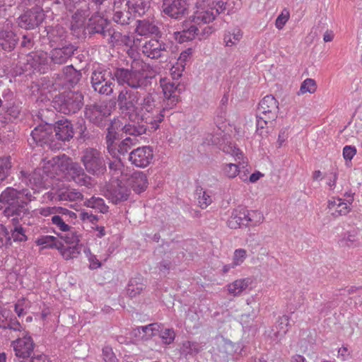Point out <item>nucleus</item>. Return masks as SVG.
<instances>
[{
	"instance_id": "f03ea898",
	"label": "nucleus",
	"mask_w": 362,
	"mask_h": 362,
	"mask_svg": "<svg viewBox=\"0 0 362 362\" xmlns=\"http://www.w3.org/2000/svg\"><path fill=\"white\" fill-rule=\"evenodd\" d=\"M18 179L20 182L6 187L0 194V203L5 206L3 214L8 218L28 215V204L35 199L34 194L42 185V177L36 170L29 174L21 170Z\"/></svg>"
},
{
	"instance_id": "aec40b11",
	"label": "nucleus",
	"mask_w": 362,
	"mask_h": 362,
	"mask_svg": "<svg viewBox=\"0 0 362 362\" xmlns=\"http://www.w3.org/2000/svg\"><path fill=\"white\" fill-rule=\"evenodd\" d=\"M121 127V122L115 119L111 122L110 126L107 129L106 133V144L107 149L110 155L113 157L117 156L115 141L119 139V134L117 130Z\"/></svg>"
},
{
	"instance_id": "603ef678",
	"label": "nucleus",
	"mask_w": 362,
	"mask_h": 362,
	"mask_svg": "<svg viewBox=\"0 0 362 362\" xmlns=\"http://www.w3.org/2000/svg\"><path fill=\"white\" fill-rule=\"evenodd\" d=\"M316 90L317 84L313 78H306L301 83L298 94L314 93Z\"/></svg>"
},
{
	"instance_id": "39448f33",
	"label": "nucleus",
	"mask_w": 362,
	"mask_h": 362,
	"mask_svg": "<svg viewBox=\"0 0 362 362\" xmlns=\"http://www.w3.org/2000/svg\"><path fill=\"white\" fill-rule=\"evenodd\" d=\"M59 111L65 114H75L83 105V95L78 91H69L59 94L55 98Z\"/></svg>"
},
{
	"instance_id": "de8ad7c7",
	"label": "nucleus",
	"mask_w": 362,
	"mask_h": 362,
	"mask_svg": "<svg viewBox=\"0 0 362 362\" xmlns=\"http://www.w3.org/2000/svg\"><path fill=\"white\" fill-rule=\"evenodd\" d=\"M243 37V33L240 30L238 29L233 33L227 32L224 34L223 41L226 46L232 47L237 45Z\"/></svg>"
},
{
	"instance_id": "bf43d9fd",
	"label": "nucleus",
	"mask_w": 362,
	"mask_h": 362,
	"mask_svg": "<svg viewBox=\"0 0 362 362\" xmlns=\"http://www.w3.org/2000/svg\"><path fill=\"white\" fill-rule=\"evenodd\" d=\"M247 253L244 249L235 250L233 255V266H238L243 263L246 259Z\"/></svg>"
},
{
	"instance_id": "7c9ffc66",
	"label": "nucleus",
	"mask_w": 362,
	"mask_h": 362,
	"mask_svg": "<svg viewBox=\"0 0 362 362\" xmlns=\"http://www.w3.org/2000/svg\"><path fill=\"white\" fill-rule=\"evenodd\" d=\"M252 284V279L250 277L237 279L228 285V291L230 295L237 296L240 295Z\"/></svg>"
},
{
	"instance_id": "b1692460",
	"label": "nucleus",
	"mask_w": 362,
	"mask_h": 362,
	"mask_svg": "<svg viewBox=\"0 0 362 362\" xmlns=\"http://www.w3.org/2000/svg\"><path fill=\"white\" fill-rule=\"evenodd\" d=\"M54 132V136H55L58 140L63 141H69L73 138L74 134L73 126L67 119L59 120L53 128V132Z\"/></svg>"
},
{
	"instance_id": "2eb2a0df",
	"label": "nucleus",
	"mask_w": 362,
	"mask_h": 362,
	"mask_svg": "<svg viewBox=\"0 0 362 362\" xmlns=\"http://www.w3.org/2000/svg\"><path fill=\"white\" fill-rule=\"evenodd\" d=\"M153 158V148L149 146L139 147L129 153V160L139 168H146L152 161Z\"/></svg>"
},
{
	"instance_id": "cd10ccee",
	"label": "nucleus",
	"mask_w": 362,
	"mask_h": 362,
	"mask_svg": "<svg viewBox=\"0 0 362 362\" xmlns=\"http://www.w3.org/2000/svg\"><path fill=\"white\" fill-rule=\"evenodd\" d=\"M24 216H15L11 218V223L13 228H11L9 235L11 240L13 239L14 242H25L28 237L25 235V230L20 224V220Z\"/></svg>"
},
{
	"instance_id": "ddd939ff",
	"label": "nucleus",
	"mask_w": 362,
	"mask_h": 362,
	"mask_svg": "<svg viewBox=\"0 0 362 362\" xmlns=\"http://www.w3.org/2000/svg\"><path fill=\"white\" fill-rule=\"evenodd\" d=\"M45 14L39 7L27 10L18 18L20 27L26 30L33 29L39 25L44 20Z\"/></svg>"
},
{
	"instance_id": "69168bd1",
	"label": "nucleus",
	"mask_w": 362,
	"mask_h": 362,
	"mask_svg": "<svg viewBox=\"0 0 362 362\" xmlns=\"http://www.w3.org/2000/svg\"><path fill=\"white\" fill-rule=\"evenodd\" d=\"M327 185L329 187L330 189L333 190L336 187L337 180L338 179V173L337 170L331 171L327 175Z\"/></svg>"
},
{
	"instance_id": "a211bd4d",
	"label": "nucleus",
	"mask_w": 362,
	"mask_h": 362,
	"mask_svg": "<svg viewBox=\"0 0 362 362\" xmlns=\"http://www.w3.org/2000/svg\"><path fill=\"white\" fill-rule=\"evenodd\" d=\"M212 32L213 29L211 26L208 25L201 29V27L194 23V25H191L188 29L179 32L176 38L178 40L179 42L182 43L193 40L195 36H199L200 39L205 37L212 33Z\"/></svg>"
},
{
	"instance_id": "6e6d98bb",
	"label": "nucleus",
	"mask_w": 362,
	"mask_h": 362,
	"mask_svg": "<svg viewBox=\"0 0 362 362\" xmlns=\"http://www.w3.org/2000/svg\"><path fill=\"white\" fill-rule=\"evenodd\" d=\"M158 336L163 344L169 345L174 341L176 334L173 329L167 328L160 329Z\"/></svg>"
},
{
	"instance_id": "a878e982",
	"label": "nucleus",
	"mask_w": 362,
	"mask_h": 362,
	"mask_svg": "<svg viewBox=\"0 0 362 362\" xmlns=\"http://www.w3.org/2000/svg\"><path fill=\"white\" fill-rule=\"evenodd\" d=\"M140 122L141 119L135 118L133 121L129 120V122L124 125H122L121 123L120 129L125 134L133 136L132 138L137 139V136L145 134L147 129L146 126L140 124Z\"/></svg>"
},
{
	"instance_id": "0e129e2a",
	"label": "nucleus",
	"mask_w": 362,
	"mask_h": 362,
	"mask_svg": "<svg viewBox=\"0 0 362 362\" xmlns=\"http://www.w3.org/2000/svg\"><path fill=\"white\" fill-rule=\"evenodd\" d=\"M131 0H114L113 11L130 8Z\"/></svg>"
},
{
	"instance_id": "dca6fc26",
	"label": "nucleus",
	"mask_w": 362,
	"mask_h": 362,
	"mask_svg": "<svg viewBox=\"0 0 362 362\" xmlns=\"http://www.w3.org/2000/svg\"><path fill=\"white\" fill-rule=\"evenodd\" d=\"M15 355L18 358H26L31 356L35 343L30 335L25 334L11 342Z\"/></svg>"
},
{
	"instance_id": "ea45409f",
	"label": "nucleus",
	"mask_w": 362,
	"mask_h": 362,
	"mask_svg": "<svg viewBox=\"0 0 362 362\" xmlns=\"http://www.w3.org/2000/svg\"><path fill=\"white\" fill-rule=\"evenodd\" d=\"M150 0H131L130 8L139 16L145 15L150 9Z\"/></svg>"
},
{
	"instance_id": "3c124183",
	"label": "nucleus",
	"mask_w": 362,
	"mask_h": 362,
	"mask_svg": "<svg viewBox=\"0 0 362 362\" xmlns=\"http://www.w3.org/2000/svg\"><path fill=\"white\" fill-rule=\"evenodd\" d=\"M221 150L228 154H230L235 157V160H243V154L240 150L235 147L232 143H226L221 147Z\"/></svg>"
},
{
	"instance_id": "412c9836",
	"label": "nucleus",
	"mask_w": 362,
	"mask_h": 362,
	"mask_svg": "<svg viewBox=\"0 0 362 362\" xmlns=\"http://www.w3.org/2000/svg\"><path fill=\"white\" fill-rule=\"evenodd\" d=\"M69 174L71 180L80 186L90 188L94 185L91 177L88 176L84 172V170L77 163L71 164L69 169Z\"/></svg>"
},
{
	"instance_id": "5701e85b",
	"label": "nucleus",
	"mask_w": 362,
	"mask_h": 362,
	"mask_svg": "<svg viewBox=\"0 0 362 362\" xmlns=\"http://www.w3.org/2000/svg\"><path fill=\"white\" fill-rule=\"evenodd\" d=\"M328 213L334 218L346 216L351 211V206L342 199L333 197L327 203Z\"/></svg>"
},
{
	"instance_id": "bb28decb",
	"label": "nucleus",
	"mask_w": 362,
	"mask_h": 362,
	"mask_svg": "<svg viewBox=\"0 0 362 362\" xmlns=\"http://www.w3.org/2000/svg\"><path fill=\"white\" fill-rule=\"evenodd\" d=\"M128 185L137 194L145 191L148 186L146 174L142 172H135L128 179Z\"/></svg>"
},
{
	"instance_id": "5fc2aeb1",
	"label": "nucleus",
	"mask_w": 362,
	"mask_h": 362,
	"mask_svg": "<svg viewBox=\"0 0 362 362\" xmlns=\"http://www.w3.org/2000/svg\"><path fill=\"white\" fill-rule=\"evenodd\" d=\"M139 332L141 333L142 331L144 333L146 338L151 337L153 336L158 335L160 327V325L157 323L150 324L146 326H142L139 327Z\"/></svg>"
},
{
	"instance_id": "20e7f679",
	"label": "nucleus",
	"mask_w": 362,
	"mask_h": 362,
	"mask_svg": "<svg viewBox=\"0 0 362 362\" xmlns=\"http://www.w3.org/2000/svg\"><path fill=\"white\" fill-rule=\"evenodd\" d=\"M196 11L192 16V22L201 27V24H206L214 21L219 13L226 10V3L214 0H197Z\"/></svg>"
},
{
	"instance_id": "423d86ee",
	"label": "nucleus",
	"mask_w": 362,
	"mask_h": 362,
	"mask_svg": "<svg viewBox=\"0 0 362 362\" xmlns=\"http://www.w3.org/2000/svg\"><path fill=\"white\" fill-rule=\"evenodd\" d=\"M113 72L109 69H98L91 75V85L95 91L101 95H110L115 88Z\"/></svg>"
},
{
	"instance_id": "13d9d810",
	"label": "nucleus",
	"mask_w": 362,
	"mask_h": 362,
	"mask_svg": "<svg viewBox=\"0 0 362 362\" xmlns=\"http://www.w3.org/2000/svg\"><path fill=\"white\" fill-rule=\"evenodd\" d=\"M11 237L8 228L4 226H0V248L4 246L11 245Z\"/></svg>"
},
{
	"instance_id": "f704fd0d",
	"label": "nucleus",
	"mask_w": 362,
	"mask_h": 362,
	"mask_svg": "<svg viewBox=\"0 0 362 362\" xmlns=\"http://www.w3.org/2000/svg\"><path fill=\"white\" fill-rule=\"evenodd\" d=\"M63 78L70 86L74 87L80 81L81 74L76 70L73 66H67L63 69Z\"/></svg>"
},
{
	"instance_id": "6e6552de",
	"label": "nucleus",
	"mask_w": 362,
	"mask_h": 362,
	"mask_svg": "<svg viewBox=\"0 0 362 362\" xmlns=\"http://www.w3.org/2000/svg\"><path fill=\"white\" fill-rule=\"evenodd\" d=\"M140 48L144 55L152 59L166 58L169 54L168 45L157 38L141 40Z\"/></svg>"
},
{
	"instance_id": "473e14b6",
	"label": "nucleus",
	"mask_w": 362,
	"mask_h": 362,
	"mask_svg": "<svg viewBox=\"0 0 362 362\" xmlns=\"http://www.w3.org/2000/svg\"><path fill=\"white\" fill-rule=\"evenodd\" d=\"M342 247H356L361 245L359 231L358 229H352L347 231L344 237L339 240Z\"/></svg>"
},
{
	"instance_id": "e433bc0d",
	"label": "nucleus",
	"mask_w": 362,
	"mask_h": 362,
	"mask_svg": "<svg viewBox=\"0 0 362 362\" xmlns=\"http://www.w3.org/2000/svg\"><path fill=\"white\" fill-rule=\"evenodd\" d=\"M57 196L60 201L74 202L83 199L82 193L76 189H61Z\"/></svg>"
},
{
	"instance_id": "338daca9",
	"label": "nucleus",
	"mask_w": 362,
	"mask_h": 362,
	"mask_svg": "<svg viewBox=\"0 0 362 362\" xmlns=\"http://www.w3.org/2000/svg\"><path fill=\"white\" fill-rule=\"evenodd\" d=\"M356 153V148L354 146H346L343 148V156L346 160H351Z\"/></svg>"
},
{
	"instance_id": "9d476101",
	"label": "nucleus",
	"mask_w": 362,
	"mask_h": 362,
	"mask_svg": "<svg viewBox=\"0 0 362 362\" xmlns=\"http://www.w3.org/2000/svg\"><path fill=\"white\" fill-rule=\"evenodd\" d=\"M31 139L29 140L30 144H36L38 146H43L47 145L53 148L56 144H53L54 134L53 127L47 124L39 125L31 132Z\"/></svg>"
},
{
	"instance_id": "f3484780",
	"label": "nucleus",
	"mask_w": 362,
	"mask_h": 362,
	"mask_svg": "<svg viewBox=\"0 0 362 362\" xmlns=\"http://www.w3.org/2000/svg\"><path fill=\"white\" fill-rule=\"evenodd\" d=\"M163 11L175 19L182 18L187 11L186 0H163Z\"/></svg>"
},
{
	"instance_id": "6ab92c4d",
	"label": "nucleus",
	"mask_w": 362,
	"mask_h": 362,
	"mask_svg": "<svg viewBox=\"0 0 362 362\" xmlns=\"http://www.w3.org/2000/svg\"><path fill=\"white\" fill-rule=\"evenodd\" d=\"M76 50L71 43L55 47L51 51V59L54 64H62L74 54Z\"/></svg>"
},
{
	"instance_id": "72a5a7b5",
	"label": "nucleus",
	"mask_w": 362,
	"mask_h": 362,
	"mask_svg": "<svg viewBox=\"0 0 362 362\" xmlns=\"http://www.w3.org/2000/svg\"><path fill=\"white\" fill-rule=\"evenodd\" d=\"M237 163H226L223 165L222 170L223 173L225 176L228 178H234L235 177L240 171V168H244L245 167V164H247V161L243 160H235Z\"/></svg>"
},
{
	"instance_id": "c85d7f7f",
	"label": "nucleus",
	"mask_w": 362,
	"mask_h": 362,
	"mask_svg": "<svg viewBox=\"0 0 362 362\" xmlns=\"http://www.w3.org/2000/svg\"><path fill=\"white\" fill-rule=\"evenodd\" d=\"M136 33L139 35H158L160 30L158 27L149 19L138 20L136 21Z\"/></svg>"
},
{
	"instance_id": "58836bf2",
	"label": "nucleus",
	"mask_w": 362,
	"mask_h": 362,
	"mask_svg": "<svg viewBox=\"0 0 362 362\" xmlns=\"http://www.w3.org/2000/svg\"><path fill=\"white\" fill-rule=\"evenodd\" d=\"M81 246L79 245H73L72 246H65L61 242V248H58V250L60 251L62 257L68 260L70 259H74L78 257L81 250Z\"/></svg>"
},
{
	"instance_id": "e2e57ef3",
	"label": "nucleus",
	"mask_w": 362,
	"mask_h": 362,
	"mask_svg": "<svg viewBox=\"0 0 362 362\" xmlns=\"http://www.w3.org/2000/svg\"><path fill=\"white\" fill-rule=\"evenodd\" d=\"M56 215H59L60 216L64 217V218L74 219L76 218V214L72 211H70L66 208L57 206V212Z\"/></svg>"
},
{
	"instance_id": "37998d69",
	"label": "nucleus",
	"mask_w": 362,
	"mask_h": 362,
	"mask_svg": "<svg viewBox=\"0 0 362 362\" xmlns=\"http://www.w3.org/2000/svg\"><path fill=\"white\" fill-rule=\"evenodd\" d=\"M35 243L37 245H42L44 247L61 248V241L56 237L51 235H45L38 238Z\"/></svg>"
},
{
	"instance_id": "09e8293b",
	"label": "nucleus",
	"mask_w": 362,
	"mask_h": 362,
	"mask_svg": "<svg viewBox=\"0 0 362 362\" xmlns=\"http://www.w3.org/2000/svg\"><path fill=\"white\" fill-rule=\"evenodd\" d=\"M181 349L185 355H196L202 350V346L197 341H186L182 343Z\"/></svg>"
},
{
	"instance_id": "864d4df0",
	"label": "nucleus",
	"mask_w": 362,
	"mask_h": 362,
	"mask_svg": "<svg viewBox=\"0 0 362 362\" xmlns=\"http://www.w3.org/2000/svg\"><path fill=\"white\" fill-rule=\"evenodd\" d=\"M52 223L60 230L63 232H68L71 227L66 223L70 220L64 218L59 215H54L51 218Z\"/></svg>"
},
{
	"instance_id": "4c0bfd02",
	"label": "nucleus",
	"mask_w": 362,
	"mask_h": 362,
	"mask_svg": "<svg viewBox=\"0 0 362 362\" xmlns=\"http://www.w3.org/2000/svg\"><path fill=\"white\" fill-rule=\"evenodd\" d=\"M83 205L95 209L96 211L105 214L108 211V206L105 204L103 199L92 197L85 200Z\"/></svg>"
},
{
	"instance_id": "052dcab7",
	"label": "nucleus",
	"mask_w": 362,
	"mask_h": 362,
	"mask_svg": "<svg viewBox=\"0 0 362 362\" xmlns=\"http://www.w3.org/2000/svg\"><path fill=\"white\" fill-rule=\"evenodd\" d=\"M61 239L64 240L67 244L78 245L79 238L75 231L69 230L66 234L61 236Z\"/></svg>"
},
{
	"instance_id": "a18cd8bd",
	"label": "nucleus",
	"mask_w": 362,
	"mask_h": 362,
	"mask_svg": "<svg viewBox=\"0 0 362 362\" xmlns=\"http://www.w3.org/2000/svg\"><path fill=\"white\" fill-rule=\"evenodd\" d=\"M130 9L131 8L113 11V21L117 24H120L122 25L129 24L132 16Z\"/></svg>"
},
{
	"instance_id": "79ce46f5",
	"label": "nucleus",
	"mask_w": 362,
	"mask_h": 362,
	"mask_svg": "<svg viewBox=\"0 0 362 362\" xmlns=\"http://www.w3.org/2000/svg\"><path fill=\"white\" fill-rule=\"evenodd\" d=\"M137 142V139L132 138L131 136L124 139L118 144L117 147L116 146L117 156L115 158L118 157V153L121 155H125L127 153L132 146L136 145Z\"/></svg>"
},
{
	"instance_id": "0eeeda50",
	"label": "nucleus",
	"mask_w": 362,
	"mask_h": 362,
	"mask_svg": "<svg viewBox=\"0 0 362 362\" xmlns=\"http://www.w3.org/2000/svg\"><path fill=\"white\" fill-rule=\"evenodd\" d=\"M130 189L124 182L112 178L105 187V196L114 204L127 201L130 195Z\"/></svg>"
},
{
	"instance_id": "2f4dec72",
	"label": "nucleus",
	"mask_w": 362,
	"mask_h": 362,
	"mask_svg": "<svg viewBox=\"0 0 362 362\" xmlns=\"http://www.w3.org/2000/svg\"><path fill=\"white\" fill-rule=\"evenodd\" d=\"M144 280L141 276L132 278L127 286L126 291L128 296L135 298L145 288Z\"/></svg>"
},
{
	"instance_id": "9b49d317",
	"label": "nucleus",
	"mask_w": 362,
	"mask_h": 362,
	"mask_svg": "<svg viewBox=\"0 0 362 362\" xmlns=\"http://www.w3.org/2000/svg\"><path fill=\"white\" fill-rule=\"evenodd\" d=\"M279 112V103L272 95L264 97L259 103L257 114L269 121H275Z\"/></svg>"
},
{
	"instance_id": "7ed1b4c3",
	"label": "nucleus",
	"mask_w": 362,
	"mask_h": 362,
	"mask_svg": "<svg viewBox=\"0 0 362 362\" xmlns=\"http://www.w3.org/2000/svg\"><path fill=\"white\" fill-rule=\"evenodd\" d=\"M144 66L143 62L133 61L129 68L117 67L113 71L115 80L129 89L145 90L151 84V77L146 73Z\"/></svg>"
},
{
	"instance_id": "1a4fd4ad",
	"label": "nucleus",
	"mask_w": 362,
	"mask_h": 362,
	"mask_svg": "<svg viewBox=\"0 0 362 362\" xmlns=\"http://www.w3.org/2000/svg\"><path fill=\"white\" fill-rule=\"evenodd\" d=\"M81 161L87 172L93 175L103 173L106 169L101 153L95 148H86L83 151Z\"/></svg>"
},
{
	"instance_id": "f257e3e1",
	"label": "nucleus",
	"mask_w": 362,
	"mask_h": 362,
	"mask_svg": "<svg viewBox=\"0 0 362 362\" xmlns=\"http://www.w3.org/2000/svg\"><path fill=\"white\" fill-rule=\"evenodd\" d=\"M139 89L124 87L118 93L117 102L121 113L133 121L135 118L141 122L149 124L156 130L164 119L163 111L156 102L153 94L148 93L143 95Z\"/></svg>"
},
{
	"instance_id": "c9c22d12",
	"label": "nucleus",
	"mask_w": 362,
	"mask_h": 362,
	"mask_svg": "<svg viewBox=\"0 0 362 362\" xmlns=\"http://www.w3.org/2000/svg\"><path fill=\"white\" fill-rule=\"evenodd\" d=\"M108 32L110 35H105L104 38H106L109 43L129 45L130 39L127 35H123L121 33L115 31L110 28V25L108 27Z\"/></svg>"
},
{
	"instance_id": "774afa93",
	"label": "nucleus",
	"mask_w": 362,
	"mask_h": 362,
	"mask_svg": "<svg viewBox=\"0 0 362 362\" xmlns=\"http://www.w3.org/2000/svg\"><path fill=\"white\" fill-rule=\"evenodd\" d=\"M27 307L25 298L19 299L15 304V311L18 317L24 315V308Z\"/></svg>"
},
{
	"instance_id": "c756f323",
	"label": "nucleus",
	"mask_w": 362,
	"mask_h": 362,
	"mask_svg": "<svg viewBox=\"0 0 362 362\" xmlns=\"http://www.w3.org/2000/svg\"><path fill=\"white\" fill-rule=\"evenodd\" d=\"M245 209H235L228 220L227 224L230 228L236 229L247 225Z\"/></svg>"
},
{
	"instance_id": "4468645a",
	"label": "nucleus",
	"mask_w": 362,
	"mask_h": 362,
	"mask_svg": "<svg viewBox=\"0 0 362 362\" xmlns=\"http://www.w3.org/2000/svg\"><path fill=\"white\" fill-rule=\"evenodd\" d=\"M161 86L165 98V103H166L165 107H160L161 109L165 108L163 111V113L166 109L173 108L178 103L181 88L179 83L174 81H166L165 80L161 81Z\"/></svg>"
},
{
	"instance_id": "680f3d73",
	"label": "nucleus",
	"mask_w": 362,
	"mask_h": 362,
	"mask_svg": "<svg viewBox=\"0 0 362 362\" xmlns=\"http://www.w3.org/2000/svg\"><path fill=\"white\" fill-rule=\"evenodd\" d=\"M103 357L105 362H118L112 348L109 346L103 349Z\"/></svg>"
},
{
	"instance_id": "393cba45",
	"label": "nucleus",
	"mask_w": 362,
	"mask_h": 362,
	"mask_svg": "<svg viewBox=\"0 0 362 362\" xmlns=\"http://www.w3.org/2000/svg\"><path fill=\"white\" fill-rule=\"evenodd\" d=\"M109 23L103 18H95L89 20L86 30L89 35L100 34L103 38L108 32Z\"/></svg>"
},
{
	"instance_id": "4d7b16f0",
	"label": "nucleus",
	"mask_w": 362,
	"mask_h": 362,
	"mask_svg": "<svg viewBox=\"0 0 362 362\" xmlns=\"http://www.w3.org/2000/svg\"><path fill=\"white\" fill-rule=\"evenodd\" d=\"M290 18V12L287 8H284L278 16L275 21V26L277 29L281 30Z\"/></svg>"
},
{
	"instance_id": "a19ab883",
	"label": "nucleus",
	"mask_w": 362,
	"mask_h": 362,
	"mask_svg": "<svg viewBox=\"0 0 362 362\" xmlns=\"http://www.w3.org/2000/svg\"><path fill=\"white\" fill-rule=\"evenodd\" d=\"M245 214L247 226H256L263 223L264 220L263 214L259 211L245 209Z\"/></svg>"
},
{
	"instance_id": "49530a36",
	"label": "nucleus",
	"mask_w": 362,
	"mask_h": 362,
	"mask_svg": "<svg viewBox=\"0 0 362 362\" xmlns=\"http://www.w3.org/2000/svg\"><path fill=\"white\" fill-rule=\"evenodd\" d=\"M261 115L257 114V129L256 133L262 138L267 137L269 134V126L274 121H269L264 118H261Z\"/></svg>"
},
{
	"instance_id": "c03bdc74",
	"label": "nucleus",
	"mask_w": 362,
	"mask_h": 362,
	"mask_svg": "<svg viewBox=\"0 0 362 362\" xmlns=\"http://www.w3.org/2000/svg\"><path fill=\"white\" fill-rule=\"evenodd\" d=\"M11 167L10 156L0 157V184L8 177Z\"/></svg>"
},
{
	"instance_id": "8fccbe9b",
	"label": "nucleus",
	"mask_w": 362,
	"mask_h": 362,
	"mask_svg": "<svg viewBox=\"0 0 362 362\" xmlns=\"http://www.w3.org/2000/svg\"><path fill=\"white\" fill-rule=\"evenodd\" d=\"M196 194L199 206L202 209H206L212 202L211 196L202 187L197 188Z\"/></svg>"
},
{
	"instance_id": "4be33fe9",
	"label": "nucleus",
	"mask_w": 362,
	"mask_h": 362,
	"mask_svg": "<svg viewBox=\"0 0 362 362\" xmlns=\"http://www.w3.org/2000/svg\"><path fill=\"white\" fill-rule=\"evenodd\" d=\"M67 33L61 25L51 27L47 30V38L51 47H55L66 44H69L66 40Z\"/></svg>"
},
{
	"instance_id": "f8f14e48",
	"label": "nucleus",
	"mask_w": 362,
	"mask_h": 362,
	"mask_svg": "<svg viewBox=\"0 0 362 362\" xmlns=\"http://www.w3.org/2000/svg\"><path fill=\"white\" fill-rule=\"evenodd\" d=\"M111 111L105 103L87 105L85 108V117L93 124L100 126L104 119L110 115Z\"/></svg>"
}]
</instances>
